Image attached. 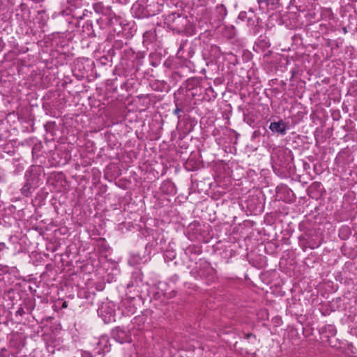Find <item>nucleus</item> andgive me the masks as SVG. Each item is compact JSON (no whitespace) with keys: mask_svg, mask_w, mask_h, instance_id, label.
<instances>
[{"mask_svg":"<svg viewBox=\"0 0 357 357\" xmlns=\"http://www.w3.org/2000/svg\"><path fill=\"white\" fill-rule=\"evenodd\" d=\"M40 169L32 167L25 174L26 182L21 189V192L24 196H29L33 190L41 184Z\"/></svg>","mask_w":357,"mask_h":357,"instance_id":"f257e3e1","label":"nucleus"},{"mask_svg":"<svg viewBox=\"0 0 357 357\" xmlns=\"http://www.w3.org/2000/svg\"><path fill=\"white\" fill-rule=\"evenodd\" d=\"M112 337L121 344L130 342L131 341V337L127 332L119 327L112 331Z\"/></svg>","mask_w":357,"mask_h":357,"instance_id":"f03ea898","label":"nucleus"},{"mask_svg":"<svg viewBox=\"0 0 357 357\" xmlns=\"http://www.w3.org/2000/svg\"><path fill=\"white\" fill-rule=\"evenodd\" d=\"M269 128L273 132H278L282 135H284L286 132L285 123L282 121L271 123Z\"/></svg>","mask_w":357,"mask_h":357,"instance_id":"7ed1b4c3","label":"nucleus"},{"mask_svg":"<svg viewBox=\"0 0 357 357\" xmlns=\"http://www.w3.org/2000/svg\"><path fill=\"white\" fill-rule=\"evenodd\" d=\"M259 3H265L267 6H275L278 0H257Z\"/></svg>","mask_w":357,"mask_h":357,"instance_id":"20e7f679","label":"nucleus"},{"mask_svg":"<svg viewBox=\"0 0 357 357\" xmlns=\"http://www.w3.org/2000/svg\"><path fill=\"white\" fill-rule=\"evenodd\" d=\"M82 357H91V354L86 351H81Z\"/></svg>","mask_w":357,"mask_h":357,"instance_id":"39448f33","label":"nucleus"},{"mask_svg":"<svg viewBox=\"0 0 357 357\" xmlns=\"http://www.w3.org/2000/svg\"><path fill=\"white\" fill-rule=\"evenodd\" d=\"M99 6H100V5H98V4L94 5V9H95L96 12H98V8H99Z\"/></svg>","mask_w":357,"mask_h":357,"instance_id":"423d86ee","label":"nucleus"},{"mask_svg":"<svg viewBox=\"0 0 357 357\" xmlns=\"http://www.w3.org/2000/svg\"><path fill=\"white\" fill-rule=\"evenodd\" d=\"M67 306H68L67 303H66V302H64V303H63V307H64V308H65V307H67Z\"/></svg>","mask_w":357,"mask_h":357,"instance_id":"0eeeda50","label":"nucleus"},{"mask_svg":"<svg viewBox=\"0 0 357 357\" xmlns=\"http://www.w3.org/2000/svg\"><path fill=\"white\" fill-rule=\"evenodd\" d=\"M178 112H179V109H176L175 110V112H175V113H178Z\"/></svg>","mask_w":357,"mask_h":357,"instance_id":"6e6552de","label":"nucleus"}]
</instances>
